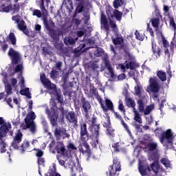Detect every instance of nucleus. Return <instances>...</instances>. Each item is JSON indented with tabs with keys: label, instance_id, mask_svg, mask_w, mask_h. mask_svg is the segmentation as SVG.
Masks as SVG:
<instances>
[{
	"label": "nucleus",
	"instance_id": "1",
	"mask_svg": "<svg viewBox=\"0 0 176 176\" xmlns=\"http://www.w3.org/2000/svg\"><path fill=\"white\" fill-rule=\"evenodd\" d=\"M148 153L149 160H153L154 162L151 164V167L148 165L140 166L139 172L142 176H166V171L159 166V157L160 155L157 152V143L151 142L145 147Z\"/></svg>",
	"mask_w": 176,
	"mask_h": 176
},
{
	"label": "nucleus",
	"instance_id": "2",
	"mask_svg": "<svg viewBox=\"0 0 176 176\" xmlns=\"http://www.w3.org/2000/svg\"><path fill=\"white\" fill-rule=\"evenodd\" d=\"M58 163L60 166H63L64 168H70L72 170V176L80 175V170L82 168L80 166L76 167L74 164V162L71 160V158L65 154V156L60 155V158H58Z\"/></svg>",
	"mask_w": 176,
	"mask_h": 176
},
{
	"label": "nucleus",
	"instance_id": "3",
	"mask_svg": "<svg viewBox=\"0 0 176 176\" xmlns=\"http://www.w3.org/2000/svg\"><path fill=\"white\" fill-rule=\"evenodd\" d=\"M155 133L157 137H160V142L164 145V146L173 145L174 135L173 134V132H171L170 129H168L166 131L163 132L161 129H158L155 130Z\"/></svg>",
	"mask_w": 176,
	"mask_h": 176
},
{
	"label": "nucleus",
	"instance_id": "4",
	"mask_svg": "<svg viewBox=\"0 0 176 176\" xmlns=\"http://www.w3.org/2000/svg\"><path fill=\"white\" fill-rule=\"evenodd\" d=\"M14 72H18L19 74L18 76V79H19V85L21 88L20 91V94L22 96H25L28 97V98H31V93H30V88H24L25 87V80H24V78L22 76V72H23V65L19 64L14 69Z\"/></svg>",
	"mask_w": 176,
	"mask_h": 176
},
{
	"label": "nucleus",
	"instance_id": "5",
	"mask_svg": "<svg viewBox=\"0 0 176 176\" xmlns=\"http://www.w3.org/2000/svg\"><path fill=\"white\" fill-rule=\"evenodd\" d=\"M36 119V115L32 111H30L28 114L27 117L25 119V123L21 125V129L23 130H25L26 129H30L31 133H35L36 131V125L34 120Z\"/></svg>",
	"mask_w": 176,
	"mask_h": 176
},
{
	"label": "nucleus",
	"instance_id": "6",
	"mask_svg": "<svg viewBox=\"0 0 176 176\" xmlns=\"http://www.w3.org/2000/svg\"><path fill=\"white\" fill-rule=\"evenodd\" d=\"M80 138L81 141H89L93 148H96L98 145V138L97 137L91 138L89 139V133H87V128L85 123L80 125Z\"/></svg>",
	"mask_w": 176,
	"mask_h": 176
},
{
	"label": "nucleus",
	"instance_id": "7",
	"mask_svg": "<svg viewBox=\"0 0 176 176\" xmlns=\"http://www.w3.org/2000/svg\"><path fill=\"white\" fill-rule=\"evenodd\" d=\"M12 125L10 124H5L0 126V152L1 153H5L6 152V144L3 142V137H6L8 131L10 130Z\"/></svg>",
	"mask_w": 176,
	"mask_h": 176
},
{
	"label": "nucleus",
	"instance_id": "8",
	"mask_svg": "<svg viewBox=\"0 0 176 176\" xmlns=\"http://www.w3.org/2000/svg\"><path fill=\"white\" fill-rule=\"evenodd\" d=\"M50 104H52L51 109L52 111H49V109H46L45 112L48 116H51V124L54 127L57 126V118H58V111L57 110V106L54 103V100L50 101Z\"/></svg>",
	"mask_w": 176,
	"mask_h": 176
},
{
	"label": "nucleus",
	"instance_id": "9",
	"mask_svg": "<svg viewBox=\"0 0 176 176\" xmlns=\"http://www.w3.org/2000/svg\"><path fill=\"white\" fill-rule=\"evenodd\" d=\"M8 5L1 4L0 6V12H4L5 13H9V12H12L13 14H16L20 10V7L19 5H13L10 4V0H7Z\"/></svg>",
	"mask_w": 176,
	"mask_h": 176
},
{
	"label": "nucleus",
	"instance_id": "10",
	"mask_svg": "<svg viewBox=\"0 0 176 176\" xmlns=\"http://www.w3.org/2000/svg\"><path fill=\"white\" fill-rule=\"evenodd\" d=\"M160 90V86L159 82H157V78L156 77H152L149 79V86L148 87V91L149 93H159Z\"/></svg>",
	"mask_w": 176,
	"mask_h": 176
},
{
	"label": "nucleus",
	"instance_id": "11",
	"mask_svg": "<svg viewBox=\"0 0 176 176\" xmlns=\"http://www.w3.org/2000/svg\"><path fill=\"white\" fill-rule=\"evenodd\" d=\"M80 144L79 146L80 152H82V153L87 154V156H89V157H93V159L97 160L98 157H100V154L98 155H91V153L90 151V147H89V144L86 142V141L83 142Z\"/></svg>",
	"mask_w": 176,
	"mask_h": 176
},
{
	"label": "nucleus",
	"instance_id": "12",
	"mask_svg": "<svg viewBox=\"0 0 176 176\" xmlns=\"http://www.w3.org/2000/svg\"><path fill=\"white\" fill-rule=\"evenodd\" d=\"M3 82L5 85V90L7 96H10L12 94V87L10 85L12 86V87H16L17 85V80L16 78H12L10 80V82H8V80L6 78L3 80Z\"/></svg>",
	"mask_w": 176,
	"mask_h": 176
},
{
	"label": "nucleus",
	"instance_id": "13",
	"mask_svg": "<svg viewBox=\"0 0 176 176\" xmlns=\"http://www.w3.org/2000/svg\"><path fill=\"white\" fill-rule=\"evenodd\" d=\"M23 140V133H21V131L18 130L15 133V135L13 138V141L12 142V148L14 149H19V146L20 145V142Z\"/></svg>",
	"mask_w": 176,
	"mask_h": 176
},
{
	"label": "nucleus",
	"instance_id": "14",
	"mask_svg": "<svg viewBox=\"0 0 176 176\" xmlns=\"http://www.w3.org/2000/svg\"><path fill=\"white\" fill-rule=\"evenodd\" d=\"M8 56L11 58L12 64H19L20 61H21V56L20 55V53L13 50V48L10 49Z\"/></svg>",
	"mask_w": 176,
	"mask_h": 176
},
{
	"label": "nucleus",
	"instance_id": "15",
	"mask_svg": "<svg viewBox=\"0 0 176 176\" xmlns=\"http://www.w3.org/2000/svg\"><path fill=\"white\" fill-rule=\"evenodd\" d=\"M41 81L44 85L45 87L49 90H53L56 93V85L52 83L49 79L46 78L45 74H41Z\"/></svg>",
	"mask_w": 176,
	"mask_h": 176
},
{
	"label": "nucleus",
	"instance_id": "16",
	"mask_svg": "<svg viewBox=\"0 0 176 176\" xmlns=\"http://www.w3.org/2000/svg\"><path fill=\"white\" fill-rule=\"evenodd\" d=\"M137 102L139 112H144L145 106L148 104V95H143L142 98H140V99L138 100Z\"/></svg>",
	"mask_w": 176,
	"mask_h": 176
},
{
	"label": "nucleus",
	"instance_id": "17",
	"mask_svg": "<svg viewBox=\"0 0 176 176\" xmlns=\"http://www.w3.org/2000/svg\"><path fill=\"white\" fill-rule=\"evenodd\" d=\"M110 176H115L116 175V171H120V162L117 158L113 160V164L112 166L109 167Z\"/></svg>",
	"mask_w": 176,
	"mask_h": 176
},
{
	"label": "nucleus",
	"instance_id": "18",
	"mask_svg": "<svg viewBox=\"0 0 176 176\" xmlns=\"http://www.w3.org/2000/svg\"><path fill=\"white\" fill-rule=\"evenodd\" d=\"M130 68L131 72H134V69H133V63L130 60H126L124 64H120L117 65V69H120L122 72H126V69H129Z\"/></svg>",
	"mask_w": 176,
	"mask_h": 176
},
{
	"label": "nucleus",
	"instance_id": "19",
	"mask_svg": "<svg viewBox=\"0 0 176 176\" xmlns=\"http://www.w3.org/2000/svg\"><path fill=\"white\" fill-rule=\"evenodd\" d=\"M17 28L18 30L22 31V32H23L25 35H26L27 36H30V30H28V28H27V24H25V21H24L23 20L19 21L17 23Z\"/></svg>",
	"mask_w": 176,
	"mask_h": 176
},
{
	"label": "nucleus",
	"instance_id": "20",
	"mask_svg": "<svg viewBox=\"0 0 176 176\" xmlns=\"http://www.w3.org/2000/svg\"><path fill=\"white\" fill-rule=\"evenodd\" d=\"M55 151L57 152V153L60 155V156H65V155H67L65 153V146H64L63 142H58L56 144Z\"/></svg>",
	"mask_w": 176,
	"mask_h": 176
},
{
	"label": "nucleus",
	"instance_id": "21",
	"mask_svg": "<svg viewBox=\"0 0 176 176\" xmlns=\"http://www.w3.org/2000/svg\"><path fill=\"white\" fill-rule=\"evenodd\" d=\"M106 69H107L108 73H105L104 76L107 78H115V72H113V68L109 62H105Z\"/></svg>",
	"mask_w": 176,
	"mask_h": 176
},
{
	"label": "nucleus",
	"instance_id": "22",
	"mask_svg": "<svg viewBox=\"0 0 176 176\" xmlns=\"http://www.w3.org/2000/svg\"><path fill=\"white\" fill-rule=\"evenodd\" d=\"M105 105L101 103V107L104 112H107V111H108L109 109L110 111H113V103H112V101H111V100L105 98Z\"/></svg>",
	"mask_w": 176,
	"mask_h": 176
},
{
	"label": "nucleus",
	"instance_id": "23",
	"mask_svg": "<svg viewBox=\"0 0 176 176\" xmlns=\"http://www.w3.org/2000/svg\"><path fill=\"white\" fill-rule=\"evenodd\" d=\"M136 82V86H135V93L136 96H138V97L140 98H141L142 97H144V96H146V94H145L144 93V89H142V87H141V85L140 84V82H138V81Z\"/></svg>",
	"mask_w": 176,
	"mask_h": 176
},
{
	"label": "nucleus",
	"instance_id": "24",
	"mask_svg": "<svg viewBox=\"0 0 176 176\" xmlns=\"http://www.w3.org/2000/svg\"><path fill=\"white\" fill-rule=\"evenodd\" d=\"M46 28L48 30L50 36H51L52 39H53L54 42H58L59 35L58 31L52 30L50 28H49V26H47Z\"/></svg>",
	"mask_w": 176,
	"mask_h": 176
},
{
	"label": "nucleus",
	"instance_id": "25",
	"mask_svg": "<svg viewBox=\"0 0 176 176\" xmlns=\"http://www.w3.org/2000/svg\"><path fill=\"white\" fill-rule=\"evenodd\" d=\"M133 120L136 122V123H139V124H142V118H141V115L140 114V112L137 110V109H133Z\"/></svg>",
	"mask_w": 176,
	"mask_h": 176
},
{
	"label": "nucleus",
	"instance_id": "26",
	"mask_svg": "<svg viewBox=\"0 0 176 176\" xmlns=\"http://www.w3.org/2000/svg\"><path fill=\"white\" fill-rule=\"evenodd\" d=\"M66 118L70 123H75V124L78 123V120L76 119V117L75 116V113L74 112H69Z\"/></svg>",
	"mask_w": 176,
	"mask_h": 176
},
{
	"label": "nucleus",
	"instance_id": "27",
	"mask_svg": "<svg viewBox=\"0 0 176 176\" xmlns=\"http://www.w3.org/2000/svg\"><path fill=\"white\" fill-rule=\"evenodd\" d=\"M103 126L104 127H106L109 134L113 133V129L111 127V120H109V118L107 117L106 118V122H104Z\"/></svg>",
	"mask_w": 176,
	"mask_h": 176
},
{
	"label": "nucleus",
	"instance_id": "28",
	"mask_svg": "<svg viewBox=\"0 0 176 176\" xmlns=\"http://www.w3.org/2000/svg\"><path fill=\"white\" fill-rule=\"evenodd\" d=\"M151 22L156 32L159 33V24L160 23L159 18H153L151 19Z\"/></svg>",
	"mask_w": 176,
	"mask_h": 176
},
{
	"label": "nucleus",
	"instance_id": "29",
	"mask_svg": "<svg viewBox=\"0 0 176 176\" xmlns=\"http://www.w3.org/2000/svg\"><path fill=\"white\" fill-rule=\"evenodd\" d=\"M101 24L103 25V27L105 28L106 31H108L109 30V26L108 25V21L107 20V17L104 14H101Z\"/></svg>",
	"mask_w": 176,
	"mask_h": 176
},
{
	"label": "nucleus",
	"instance_id": "30",
	"mask_svg": "<svg viewBox=\"0 0 176 176\" xmlns=\"http://www.w3.org/2000/svg\"><path fill=\"white\" fill-rule=\"evenodd\" d=\"M152 43V50L154 53V54H157L158 57L160 56V48L156 45V43L155 42L154 40H152L151 41Z\"/></svg>",
	"mask_w": 176,
	"mask_h": 176
},
{
	"label": "nucleus",
	"instance_id": "31",
	"mask_svg": "<svg viewBox=\"0 0 176 176\" xmlns=\"http://www.w3.org/2000/svg\"><path fill=\"white\" fill-rule=\"evenodd\" d=\"M28 146H30V142L25 140L21 146H19L18 150L21 151V153H24V152H25V148H28Z\"/></svg>",
	"mask_w": 176,
	"mask_h": 176
},
{
	"label": "nucleus",
	"instance_id": "32",
	"mask_svg": "<svg viewBox=\"0 0 176 176\" xmlns=\"http://www.w3.org/2000/svg\"><path fill=\"white\" fill-rule=\"evenodd\" d=\"M63 5L65 6L67 9H68V10H69V12L74 10V5L72 4V0H65V3H63Z\"/></svg>",
	"mask_w": 176,
	"mask_h": 176
},
{
	"label": "nucleus",
	"instance_id": "33",
	"mask_svg": "<svg viewBox=\"0 0 176 176\" xmlns=\"http://www.w3.org/2000/svg\"><path fill=\"white\" fill-rule=\"evenodd\" d=\"M8 41L13 45V46H16V43L17 41V39L16 38V36L14 35V33L11 32L9 34Z\"/></svg>",
	"mask_w": 176,
	"mask_h": 176
},
{
	"label": "nucleus",
	"instance_id": "34",
	"mask_svg": "<svg viewBox=\"0 0 176 176\" xmlns=\"http://www.w3.org/2000/svg\"><path fill=\"white\" fill-rule=\"evenodd\" d=\"M76 41H78V38L74 39L71 36H67L64 39V43H65V45H73V43H75Z\"/></svg>",
	"mask_w": 176,
	"mask_h": 176
},
{
	"label": "nucleus",
	"instance_id": "35",
	"mask_svg": "<svg viewBox=\"0 0 176 176\" xmlns=\"http://www.w3.org/2000/svg\"><path fill=\"white\" fill-rule=\"evenodd\" d=\"M127 107H131L133 108V112H134V109H135V101H134L131 98H127L126 100Z\"/></svg>",
	"mask_w": 176,
	"mask_h": 176
},
{
	"label": "nucleus",
	"instance_id": "36",
	"mask_svg": "<svg viewBox=\"0 0 176 176\" xmlns=\"http://www.w3.org/2000/svg\"><path fill=\"white\" fill-rule=\"evenodd\" d=\"M158 78H160V80L162 82H166L167 80V76H166V72L163 71H158L157 74Z\"/></svg>",
	"mask_w": 176,
	"mask_h": 176
},
{
	"label": "nucleus",
	"instance_id": "37",
	"mask_svg": "<svg viewBox=\"0 0 176 176\" xmlns=\"http://www.w3.org/2000/svg\"><path fill=\"white\" fill-rule=\"evenodd\" d=\"M47 176H61L60 173L56 172V166H52L50 168V172Z\"/></svg>",
	"mask_w": 176,
	"mask_h": 176
},
{
	"label": "nucleus",
	"instance_id": "38",
	"mask_svg": "<svg viewBox=\"0 0 176 176\" xmlns=\"http://www.w3.org/2000/svg\"><path fill=\"white\" fill-rule=\"evenodd\" d=\"M62 129H56L54 131V135L57 140L63 138Z\"/></svg>",
	"mask_w": 176,
	"mask_h": 176
},
{
	"label": "nucleus",
	"instance_id": "39",
	"mask_svg": "<svg viewBox=\"0 0 176 176\" xmlns=\"http://www.w3.org/2000/svg\"><path fill=\"white\" fill-rule=\"evenodd\" d=\"M153 108H155V107L153 106V104H151L148 105L146 107V109H144L143 113L144 115H149V113H151V112H152Z\"/></svg>",
	"mask_w": 176,
	"mask_h": 176
},
{
	"label": "nucleus",
	"instance_id": "40",
	"mask_svg": "<svg viewBox=\"0 0 176 176\" xmlns=\"http://www.w3.org/2000/svg\"><path fill=\"white\" fill-rule=\"evenodd\" d=\"M38 173L40 175H42L41 173V166H45V158L39 157L38 158Z\"/></svg>",
	"mask_w": 176,
	"mask_h": 176
},
{
	"label": "nucleus",
	"instance_id": "41",
	"mask_svg": "<svg viewBox=\"0 0 176 176\" xmlns=\"http://www.w3.org/2000/svg\"><path fill=\"white\" fill-rule=\"evenodd\" d=\"M113 16L116 19V20L120 21V20H122V16H123V14L119 10H116L113 12Z\"/></svg>",
	"mask_w": 176,
	"mask_h": 176
},
{
	"label": "nucleus",
	"instance_id": "42",
	"mask_svg": "<svg viewBox=\"0 0 176 176\" xmlns=\"http://www.w3.org/2000/svg\"><path fill=\"white\" fill-rule=\"evenodd\" d=\"M161 163H162L166 168H170L171 167V164L170 163V160H168V159L167 158H163L161 160Z\"/></svg>",
	"mask_w": 176,
	"mask_h": 176
},
{
	"label": "nucleus",
	"instance_id": "43",
	"mask_svg": "<svg viewBox=\"0 0 176 176\" xmlns=\"http://www.w3.org/2000/svg\"><path fill=\"white\" fill-rule=\"evenodd\" d=\"M30 10L32 11V16H36L38 19H41L42 17V12L39 10H32V8H30Z\"/></svg>",
	"mask_w": 176,
	"mask_h": 176
},
{
	"label": "nucleus",
	"instance_id": "44",
	"mask_svg": "<svg viewBox=\"0 0 176 176\" xmlns=\"http://www.w3.org/2000/svg\"><path fill=\"white\" fill-rule=\"evenodd\" d=\"M122 5H123V0H115L113 1V7L115 9H118V8H120Z\"/></svg>",
	"mask_w": 176,
	"mask_h": 176
},
{
	"label": "nucleus",
	"instance_id": "45",
	"mask_svg": "<svg viewBox=\"0 0 176 176\" xmlns=\"http://www.w3.org/2000/svg\"><path fill=\"white\" fill-rule=\"evenodd\" d=\"M113 43L114 45H122V43H123V38L117 37L116 38H113Z\"/></svg>",
	"mask_w": 176,
	"mask_h": 176
},
{
	"label": "nucleus",
	"instance_id": "46",
	"mask_svg": "<svg viewBox=\"0 0 176 176\" xmlns=\"http://www.w3.org/2000/svg\"><path fill=\"white\" fill-rule=\"evenodd\" d=\"M109 25L113 28V31H114V32H116V31H118V29L116 28V23H115V21L111 20V18H109Z\"/></svg>",
	"mask_w": 176,
	"mask_h": 176
},
{
	"label": "nucleus",
	"instance_id": "47",
	"mask_svg": "<svg viewBox=\"0 0 176 176\" xmlns=\"http://www.w3.org/2000/svg\"><path fill=\"white\" fill-rule=\"evenodd\" d=\"M82 107L84 109V111L85 112H87V111H89V109H90L91 108L90 103L89 102H85L83 103Z\"/></svg>",
	"mask_w": 176,
	"mask_h": 176
},
{
	"label": "nucleus",
	"instance_id": "48",
	"mask_svg": "<svg viewBox=\"0 0 176 176\" xmlns=\"http://www.w3.org/2000/svg\"><path fill=\"white\" fill-rule=\"evenodd\" d=\"M135 35L136 36V39H138V41H144V34H140V32L136 31Z\"/></svg>",
	"mask_w": 176,
	"mask_h": 176
},
{
	"label": "nucleus",
	"instance_id": "49",
	"mask_svg": "<svg viewBox=\"0 0 176 176\" xmlns=\"http://www.w3.org/2000/svg\"><path fill=\"white\" fill-rule=\"evenodd\" d=\"M69 134L67 133V130L63 128L62 129V138H69Z\"/></svg>",
	"mask_w": 176,
	"mask_h": 176
},
{
	"label": "nucleus",
	"instance_id": "50",
	"mask_svg": "<svg viewBox=\"0 0 176 176\" xmlns=\"http://www.w3.org/2000/svg\"><path fill=\"white\" fill-rule=\"evenodd\" d=\"M170 27L173 28L175 31L176 30V24L175 21H174V18H170Z\"/></svg>",
	"mask_w": 176,
	"mask_h": 176
},
{
	"label": "nucleus",
	"instance_id": "51",
	"mask_svg": "<svg viewBox=\"0 0 176 176\" xmlns=\"http://www.w3.org/2000/svg\"><path fill=\"white\" fill-rule=\"evenodd\" d=\"M118 109L121 112H123V113H124V112H126V110L124 109V106L123 105V103L120 100L119 101Z\"/></svg>",
	"mask_w": 176,
	"mask_h": 176
},
{
	"label": "nucleus",
	"instance_id": "52",
	"mask_svg": "<svg viewBox=\"0 0 176 176\" xmlns=\"http://www.w3.org/2000/svg\"><path fill=\"white\" fill-rule=\"evenodd\" d=\"M82 10H83V4L82 3L78 4L76 9V13H80Z\"/></svg>",
	"mask_w": 176,
	"mask_h": 176
},
{
	"label": "nucleus",
	"instance_id": "53",
	"mask_svg": "<svg viewBox=\"0 0 176 176\" xmlns=\"http://www.w3.org/2000/svg\"><path fill=\"white\" fill-rule=\"evenodd\" d=\"M12 124H14V126H18V124H20V117L17 116L14 118L12 120Z\"/></svg>",
	"mask_w": 176,
	"mask_h": 176
},
{
	"label": "nucleus",
	"instance_id": "54",
	"mask_svg": "<svg viewBox=\"0 0 176 176\" xmlns=\"http://www.w3.org/2000/svg\"><path fill=\"white\" fill-rule=\"evenodd\" d=\"M163 10L166 16L168 14V12H170V7L168 6L164 5L163 6Z\"/></svg>",
	"mask_w": 176,
	"mask_h": 176
},
{
	"label": "nucleus",
	"instance_id": "55",
	"mask_svg": "<svg viewBox=\"0 0 176 176\" xmlns=\"http://www.w3.org/2000/svg\"><path fill=\"white\" fill-rule=\"evenodd\" d=\"M162 41L163 43L164 47H165V49H167V47H168V46H169L168 41H167V40H166V38H164V37L162 38Z\"/></svg>",
	"mask_w": 176,
	"mask_h": 176
},
{
	"label": "nucleus",
	"instance_id": "56",
	"mask_svg": "<svg viewBox=\"0 0 176 176\" xmlns=\"http://www.w3.org/2000/svg\"><path fill=\"white\" fill-rule=\"evenodd\" d=\"M57 75H58V72H57L56 70H52L50 73V76H51L52 79H54V78H56V76H57Z\"/></svg>",
	"mask_w": 176,
	"mask_h": 176
},
{
	"label": "nucleus",
	"instance_id": "57",
	"mask_svg": "<svg viewBox=\"0 0 176 176\" xmlns=\"http://www.w3.org/2000/svg\"><path fill=\"white\" fill-rule=\"evenodd\" d=\"M106 12L109 17H112V13H113V10L112 9V8H107Z\"/></svg>",
	"mask_w": 176,
	"mask_h": 176
},
{
	"label": "nucleus",
	"instance_id": "58",
	"mask_svg": "<svg viewBox=\"0 0 176 176\" xmlns=\"http://www.w3.org/2000/svg\"><path fill=\"white\" fill-rule=\"evenodd\" d=\"M92 130H95V134L96 135H98V130H100V126H98V125H94L92 127Z\"/></svg>",
	"mask_w": 176,
	"mask_h": 176
},
{
	"label": "nucleus",
	"instance_id": "59",
	"mask_svg": "<svg viewBox=\"0 0 176 176\" xmlns=\"http://www.w3.org/2000/svg\"><path fill=\"white\" fill-rule=\"evenodd\" d=\"M122 126L124 127V129H126L130 137H131V132L130 131V129H129V126H127V124H126L125 122H122Z\"/></svg>",
	"mask_w": 176,
	"mask_h": 176
},
{
	"label": "nucleus",
	"instance_id": "60",
	"mask_svg": "<svg viewBox=\"0 0 176 176\" xmlns=\"http://www.w3.org/2000/svg\"><path fill=\"white\" fill-rule=\"evenodd\" d=\"M36 156H37V157H42V156H43V151H42L41 150L38 149L37 150V153L36 154Z\"/></svg>",
	"mask_w": 176,
	"mask_h": 176
},
{
	"label": "nucleus",
	"instance_id": "61",
	"mask_svg": "<svg viewBox=\"0 0 176 176\" xmlns=\"http://www.w3.org/2000/svg\"><path fill=\"white\" fill-rule=\"evenodd\" d=\"M113 148H114L116 152H119V143H114L112 145Z\"/></svg>",
	"mask_w": 176,
	"mask_h": 176
},
{
	"label": "nucleus",
	"instance_id": "62",
	"mask_svg": "<svg viewBox=\"0 0 176 176\" xmlns=\"http://www.w3.org/2000/svg\"><path fill=\"white\" fill-rule=\"evenodd\" d=\"M69 149H72V151H76V146L72 143H69L68 145Z\"/></svg>",
	"mask_w": 176,
	"mask_h": 176
},
{
	"label": "nucleus",
	"instance_id": "63",
	"mask_svg": "<svg viewBox=\"0 0 176 176\" xmlns=\"http://www.w3.org/2000/svg\"><path fill=\"white\" fill-rule=\"evenodd\" d=\"M118 80H123L124 79H126V74H120L118 77Z\"/></svg>",
	"mask_w": 176,
	"mask_h": 176
},
{
	"label": "nucleus",
	"instance_id": "64",
	"mask_svg": "<svg viewBox=\"0 0 176 176\" xmlns=\"http://www.w3.org/2000/svg\"><path fill=\"white\" fill-rule=\"evenodd\" d=\"M147 31L151 34V36H153V30L149 27V23L147 24Z\"/></svg>",
	"mask_w": 176,
	"mask_h": 176
}]
</instances>
